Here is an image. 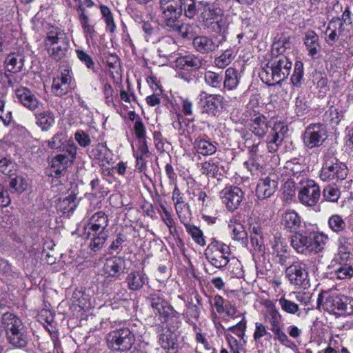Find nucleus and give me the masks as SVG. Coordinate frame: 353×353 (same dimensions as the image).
<instances>
[{
  "label": "nucleus",
  "instance_id": "obj_1",
  "mask_svg": "<svg viewBox=\"0 0 353 353\" xmlns=\"http://www.w3.org/2000/svg\"><path fill=\"white\" fill-rule=\"evenodd\" d=\"M328 241L323 233L300 230L291 236V245L299 254L309 255L322 252Z\"/></svg>",
  "mask_w": 353,
  "mask_h": 353
},
{
  "label": "nucleus",
  "instance_id": "obj_2",
  "mask_svg": "<svg viewBox=\"0 0 353 353\" xmlns=\"http://www.w3.org/2000/svg\"><path fill=\"white\" fill-rule=\"evenodd\" d=\"M109 223L108 216L102 211L95 212L89 219L84 235L90 240L89 248L94 252L101 250L108 238Z\"/></svg>",
  "mask_w": 353,
  "mask_h": 353
},
{
  "label": "nucleus",
  "instance_id": "obj_3",
  "mask_svg": "<svg viewBox=\"0 0 353 353\" xmlns=\"http://www.w3.org/2000/svg\"><path fill=\"white\" fill-rule=\"evenodd\" d=\"M43 45L48 55L52 59L59 61L65 57L70 43L63 30L58 27L51 26L46 32Z\"/></svg>",
  "mask_w": 353,
  "mask_h": 353
},
{
  "label": "nucleus",
  "instance_id": "obj_4",
  "mask_svg": "<svg viewBox=\"0 0 353 353\" xmlns=\"http://www.w3.org/2000/svg\"><path fill=\"white\" fill-rule=\"evenodd\" d=\"M201 15L203 24L215 33H228L229 23L223 10L214 3L201 1Z\"/></svg>",
  "mask_w": 353,
  "mask_h": 353
},
{
  "label": "nucleus",
  "instance_id": "obj_5",
  "mask_svg": "<svg viewBox=\"0 0 353 353\" xmlns=\"http://www.w3.org/2000/svg\"><path fill=\"white\" fill-rule=\"evenodd\" d=\"M1 322L11 345L19 348L24 347L27 345L26 329L17 316L13 313L6 312L3 314Z\"/></svg>",
  "mask_w": 353,
  "mask_h": 353
},
{
  "label": "nucleus",
  "instance_id": "obj_6",
  "mask_svg": "<svg viewBox=\"0 0 353 353\" xmlns=\"http://www.w3.org/2000/svg\"><path fill=\"white\" fill-rule=\"evenodd\" d=\"M317 305L325 311L338 315L353 314V299L345 296L330 295L327 292L319 294Z\"/></svg>",
  "mask_w": 353,
  "mask_h": 353
},
{
  "label": "nucleus",
  "instance_id": "obj_7",
  "mask_svg": "<svg viewBox=\"0 0 353 353\" xmlns=\"http://www.w3.org/2000/svg\"><path fill=\"white\" fill-rule=\"evenodd\" d=\"M266 310L263 313L264 322L274 335L275 340L285 345L290 340L284 332V323L281 314L275 305L268 302L265 305Z\"/></svg>",
  "mask_w": 353,
  "mask_h": 353
},
{
  "label": "nucleus",
  "instance_id": "obj_8",
  "mask_svg": "<svg viewBox=\"0 0 353 353\" xmlns=\"http://www.w3.org/2000/svg\"><path fill=\"white\" fill-rule=\"evenodd\" d=\"M175 66L181 70L179 77L188 83L195 81L196 72L203 65V59L194 54L180 55L175 59Z\"/></svg>",
  "mask_w": 353,
  "mask_h": 353
},
{
  "label": "nucleus",
  "instance_id": "obj_9",
  "mask_svg": "<svg viewBox=\"0 0 353 353\" xmlns=\"http://www.w3.org/2000/svg\"><path fill=\"white\" fill-rule=\"evenodd\" d=\"M205 255L212 266L221 270L228 264L231 250L228 245L212 239L205 250Z\"/></svg>",
  "mask_w": 353,
  "mask_h": 353
},
{
  "label": "nucleus",
  "instance_id": "obj_10",
  "mask_svg": "<svg viewBox=\"0 0 353 353\" xmlns=\"http://www.w3.org/2000/svg\"><path fill=\"white\" fill-rule=\"evenodd\" d=\"M106 344L113 351L129 350L135 342V335L128 327L114 330L106 335Z\"/></svg>",
  "mask_w": 353,
  "mask_h": 353
},
{
  "label": "nucleus",
  "instance_id": "obj_11",
  "mask_svg": "<svg viewBox=\"0 0 353 353\" xmlns=\"http://www.w3.org/2000/svg\"><path fill=\"white\" fill-rule=\"evenodd\" d=\"M259 109V106H254L252 102L250 101L243 115L249 122L250 131L259 138H262L268 132L270 125L268 118L260 113Z\"/></svg>",
  "mask_w": 353,
  "mask_h": 353
},
{
  "label": "nucleus",
  "instance_id": "obj_12",
  "mask_svg": "<svg viewBox=\"0 0 353 353\" xmlns=\"http://www.w3.org/2000/svg\"><path fill=\"white\" fill-rule=\"evenodd\" d=\"M212 36L199 35L193 38V48L201 54L216 52L227 39L226 33H216Z\"/></svg>",
  "mask_w": 353,
  "mask_h": 353
},
{
  "label": "nucleus",
  "instance_id": "obj_13",
  "mask_svg": "<svg viewBox=\"0 0 353 353\" xmlns=\"http://www.w3.org/2000/svg\"><path fill=\"white\" fill-rule=\"evenodd\" d=\"M325 157V162L321 168L320 178L324 181L343 180L347 174L346 165L339 162L335 157Z\"/></svg>",
  "mask_w": 353,
  "mask_h": 353
},
{
  "label": "nucleus",
  "instance_id": "obj_14",
  "mask_svg": "<svg viewBox=\"0 0 353 353\" xmlns=\"http://www.w3.org/2000/svg\"><path fill=\"white\" fill-rule=\"evenodd\" d=\"M77 147L74 143H68L65 146V152L54 157L51 161V169L54 172L55 176H61L66 169L73 163L76 159Z\"/></svg>",
  "mask_w": 353,
  "mask_h": 353
},
{
  "label": "nucleus",
  "instance_id": "obj_15",
  "mask_svg": "<svg viewBox=\"0 0 353 353\" xmlns=\"http://www.w3.org/2000/svg\"><path fill=\"white\" fill-rule=\"evenodd\" d=\"M285 276L290 284L307 289L310 288V279L306 264L296 261L285 270Z\"/></svg>",
  "mask_w": 353,
  "mask_h": 353
},
{
  "label": "nucleus",
  "instance_id": "obj_16",
  "mask_svg": "<svg viewBox=\"0 0 353 353\" xmlns=\"http://www.w3.org/2000/svg\"><path fill=\"white\" fill-rule=\"evenodd\" d=\"M319 186L312 180L302 183L298 192L299 202L307 207H314L320 199Z\"/></svg>",
  "mask_w": 353,
  "mask_h": 353
},
{
  "label": "nucleus",
  "instance_id": "obj_17",
  "mask_svg": "<svg viewBox=\"0 0 353 353\" xmlns=\"http://www.w3.org/2000/svg\"><path fill=\"white\" fill-rule=\"evenodd\" d=\"M327 130L321 123L309 125L303 134V143L308 148L320 146L325 140Z\"/></svg>",
  "mask_w": 353,
  "mask_h": 353
},
{
  "label": "nucleus",
  "instance_id": "obj_18",
  "mask_svg": "<svg viewBox=\"0 0 353 353\" xmlns=\"http://www.w3.org/2000/svg\"><path fill=\"white\" fill-rule=\"evenodd\" d=\"M220 197L227 209L234 212L241 205L244 198V193L237 186L227 185L220 192Z\"/></svg>",
  "mask_w": 353,
  "mask_h": 353
},
{
  "label": "nucleus",
  "instance_id": "obj_19",
  "mask_svg": "<svg viewBox=\"0 0 353 353\" xmlns=\"http://www.w3.org/2000/svg\"><path fill=\"white\" fill-rule=\"evenodd\" d=\"M288 132V127L284 123L276 122L274 124L265 141L269 152L274 153L278 150Z\"/></svg>",
  "mask_w": 353,
  "mask_h": 353
},
{
  "label": "nucleus",
  "instance_id": "obj_20",
  "mask_svg": "<svg viewBox=\"0 0 353 353\" xmlns=\"http://www.w3.org/2000/svg\"><path fill=\"white\" fill-rule=\"evenodd\" d=\"M125 270V261L122 257L112 256L108 258L103 266V275L109 281H115Z\"/></svg>",
  "mask_w": 353,
  "mask_h": 353
},
{
  "label": "nucleus",
  "instance_id": "obj_21",
  "mask_svg": "<svg viewBox=\"0 0 353 353\" xmlns=\"http://www.w3.org/2000/svg\"><path fill=\"white\" fill-rule=\"evenodd\" d=\"M72 74L71 70L65 68L61 71L60 75L54 78L51 88L54 95L62 97L71 90Z\"/></svg>",
  "mask_w": 353,
  "mask_h": 353
},
{
  "label": "nucleus",
  "instance_id": "obj_22",
  "mask_svg": "<svg viewBox=\"0 0 353 353\" xmlns=\"http://www.w3.org/2000/svg\"><path fill=\"white\" fill-rule=\"evenodd\" d=\"M224 97L221 94H211L203 92L200 94L199 103L202 112L208 115L216 116L219 108L223 106Z\"/></svg>",
  "mask_w": 353,
  "mask_h": 353
},
{
  "label": "nucleus",
  "instance_id": "obj_23",
  "mask_svg": "<svg viewBox=\"0 0 353 353\" xmlns=\"http://www.w3.org/2000/svg\"><path fill=\"white\" fill-rule=\"evenodd\" d=\"M151 306L156 311V314L167 321L171 317H179V313L163 298L153 294L150 298Z\"/></svg>",
  "mask_w": 353,
  "mask_h": 353
},
{
  "label": "nucleus",
  "instance_id": "obj_24",
  "mask_svg": "<svg viewBox=\"0 0 353 353\" xmlns=\"http://www.w3.org/2000/svg\"><path fill=\"white\" fill-rule=\"evenodd\" d=\"M159 207L161 210H158V213L160 215L161 220L169 229L170 234L177 239L178 243L183 245V241L179 236V232L176 226V221L174 219L172 208H166L163 203H159Z\"/></svg>",
  "mask_w": 353,
  "mask_h": 353
},
{
  "label": "nucleus",
  "instance_id": "obj_25",
  "mask_svg": "<svg viewBox=\"0 0 353 353\" xmlns=\"http://www.w3.org/2000/svg\"><path fill=\"white\" fill-rule=\"evenodd\" d=\"M270 63L272 64L276 77L279 79L280 83L289 76L292 64L287 57L277 56L272 59Z\"/></svg>",
  "mask_w": 353,
  "mask_h": 353
},
{
  "label": "nucleus",
  "instance_id": "obj_26",
  "mask_svg": "<svg viewBox=\"0 0 353 353\" xmlns=\"http://www.w3.org/2000/svg\"><path fill=\"white\" fill-rule=\"evenodd\" d=\"M195 152L204 157L212 156L217 150L218 143L212 141L206 135L199 136L192 143Z\"/></svg>",
  "mask_w": 353,
  "mask_h": 353
},
{
  "label": "nucleus",
  "instance_id": "obj_27",
  "mask_svg": "<svg viewBox=\"0 0 353 353\" xmlns=\"http://www.w3.org/2000/svg\"><path fill=\"white\" fill-rule=\"evenodd\" d=\"M162 19L165 26L172 30L181 22L179 17L181 14V6L174 3V6H162Z\"/></svg>",
  "mask_w": 353,
  "mask_h": 353
},
{
  "label": "nucleus",
  "instance_id": "obj_28",
  "mask_svg": "<svg viewBox=\"0 0 353 353\" xmlns=\"http://www.w3.org/2000/svg\"><path fill=\"white\" fill-rule=\"evenodd\" d=\"M277 182L274 179L267 176L261 179L256 188V194L261 200L270 197L276 191Z\"/></svg>",
  "mask_w": 353,
  "mask_h": 353
},
{
  "label": "nucleus",
  "instance_id": "obj_29",
  "mask_svg": "<svg viewBox=\"0 0 353 353\" xmlns=\"http://www.w3.org/2000/svg\"><path fill=\"white\" fill-rule=\"evenodd\" d=\"M15 94L21 103L27 108L34 110L39 107V101L34 94L27 88L16 89Z\"/></svg>",
  "mask_w": 353,
  "mask_h": 353
},
{
  "label": "nucleus",
  "instance_id": "obj_30",
  "mask_svg": "<svg viewBox=\"0 0 353 353\" xmlns=\"http://www.w3.org/2000/svg\"><path fill=\"white\" fill-rule=\"evenodd\" d=\"M134 156L136 158V169L139 172H144L147 169V159L150 158L151 156L148 142L138 143L137 150Z\"/></svg>",
  "mask_w": 353,
  "mask_h": 353
},
{
  "label": "nucleus",
  "instance_id": "obj_31",
  "mask_svg": "<svg viewBox=\"0 0 353 353\" xmlns=\"http://www.w3.org/2000/svg\"><path fill=\"white\" fill-rule=\"evenodd\" d=\"M272 254L277 259V262L281 265H285L289 254L288 245L281 237H274L272 243Z\"/></svg>",
  "mask_w": 353,
  "mask_h": 353
},
{
  "label": "nucleus",
  "instance_id": "obj_32",
  "mask_svg": "<svg viewBox=\"0 0 353 353\" xmlns=\"http://www.w3.org/2000/svg\"><path fill=\"white\" fill-rule=\"evenodd\" d=\"M343 24L341 19H332L327 28L325 34L327 35L325 41L330 46L334 43L339 39V35L343 31Z\"/></svg>",
  "mask_w": 353,
  "mask_h": 353
},
{
  "label": "nucleus",
  "instance_id": "obj_33",
  "mask_svg": "<svg viewBox=\"0 0 353 353\" xmlns=\"http://www.w3.org/2000/svg\"><path fill=\"white\" fill-rule=\"evenodd\" d=\"M228 228L232 234V239L234 241L246 243L248 241V234L244 225L236 217H232L228 222Z\"/></svg>",
  "mask_w": 353,
  "mask_h": 353
},
{
  "label": "nucleus",
  "instance_id": "obj_34",
  "mask_svg": "<svg viewBox=\"0 0 353 353\" xmlns=\"http://www.w3.org/2000/svg\"><path fill=\"white\" fill-rule=\"evenodd\" d=\"M177 50V45L171 37H165L159 41L158 53L159 57L169 58Z\"/></svg>",
  "mask_w": 353,
  "mask_h": 353
},
{
  "label": "nucleus",
  "instance_id": "obj_35",
  "mask_svg": "<svg viewBox=\"0 0 353 353\" xmlns=\"http://www.w3.org/2000/svg\"><path fill=\"white\" fill-rule=\"evenodd\" d=\"M303 41L308 54L314 58L321 48L318 34L313 30H308L305 33Z\"/></svg>",
  "mask_w": 353,
  "mask_h": 353
},
{
  "label": "nucleus",
  "instance_id": "obj_36",
  "mask_svg": "<svg viewBox=\"0 0 353 353\" xmlns=\"http://www.w3.org/2000/svg\"><path fill=\"white\" fill-rule=\"evenodd\" d=\"M145 274L140 271H134L128 274L126 277V283L130 290H139L147 281Z\"/></svg>",
  "mask_w": 353,
  "mask_h": 353
},
{
  "label": "nucleus",
  "instance_id": "obj_37",
  "mask_svg": "<svg viewBox=\"0 0 353 353\" xmlns=\"http://www.w3.org/2000/svg\"><path fill=\"white\" fill-rule=\"evenodd\" d=\"M4 63L8 71L13 73L20 72L24 65V56L21 53H10Z\"/></svg>",
  "mask_w": 353,
  "mask_h": 353
},
{
  "label": "nucleus",
  "instance_id": "obj_38",
  "mask_svg": "<svg viewBox=\"0 0 353 353\" xmlns=\"http://www.w3.org/2000/svg\"><path fill=\"white\" fill-rule=\"evenodd\" d=\"M301 216L294 210L286 211L282 217V224L291 232H297L301 223Z\"/></svg>",
  "mask_w": 353,
  "mask_h": 353
},
{
  "label": "nucleus",
  "instance_id": "obj_39",
  "mask_svg": "<svg viewBox=\"0 0 353 353\" xmlns=\"http://www.w3.org/2000/svg\"><path fill=\"white\" fill-rule=\"evenodd\" d=\"M36 123L43 131H48L54 123V114L49 110H44L35 114Z\"/></svg>",
  "mask_w": 353,
  "mask_h": 353
},
{
  "label": "nucleus",
  "instance_id": "obj_40",
  "mask_svg": "<svg viewBox=\"0 0 353 353\" xmlns=\"http://www.w3.org/2000/svg\"><path fill=\"white\" fill-rule=\"evenodd\" d=\"M200 314L201 311L199 307L192 302H189L186 305V310L183 313V316L185 322L192 325L194 330H196L197 329L196 321H199Z\"/></svg>",
  "mask_w": 353,
  "mask_h": 353
},
{
  "label": "nucleus",
  "instance_id": "obj_41",
  "mask_svg": "<svg viewBox=\"0 0 353 353\" xmlns=\"http://www.w3.org/2000/svg\"><path fill=\"white\" fill-rule=\"evenodd\" d=\"M239 79L240 75L238 71L234 68H228L225 71L223 86L229 90H234L239 84Z\"/></svg>",
  "mask_w": 353,
  "mask_h": 353
},
{
  "label": "nucleus",
  "instance_id": "obj_42",
  "mask_svg": "<svg viewBox=\"0 0 353 353\" xmlns=\"http://www.w3.org/2000/svg\"><path fill=\"white\" fill-rule=\"evenodd\" d=\"M159 343L161 347L168 353H175L178 344L174 336L170 332H166L160 334Z\"/></svg>",
  "mask_w": 353,
  "mask_h": 353
},
{
  "label": "nucleus",
  "instance_id": "obj_43",
  "mask_svg": "<svg viewBox=\"0 0 353 353\" xmlns=\"http://www.w3.org/2000/svg\"><path fill=\"white\" fill-rule=\"evenodd\" d=\"M71 301L81 310H88L91 307L89 296L81 290H76L73 292Z\"/></svg>",
  "mask_w": 353,
  "mask_h": 353
},
{
  "label": "nucleus",
  "instance_id": "obj_44",
  "mask_svg": "<svg viewBox=\"0 0 353 353\" xmlns=\"http://www.w3.org/2000/svg\"><path fill=\"white\" fill-rule=\"evenodd\" d=\"M79 9L81 10V14L79 15V20L83 28V33L86 37L93 38L95 34L94 26L91 25L90 20L88 16L85 12V9L81 5H79Z\"/></svg>",
  "mask_w": 353,
  "mask_h": 353
},
{
  "label": "nucleus",
  "instance_id": "obj_45",
  "mask_svg": "<svg viewBox=\"0 0 353 353\" xmlns=\"http://www.w3.org/2000/svg\"><path fill=\"white\" fill-rule=\"evenodd\" d=\"M77 207V197L74 194H70L69 196L60 199L57 204L58 210L64 214L72 212Z\"/></svg>",
  "mask_w": 353,
  "mask_h": 353
},
{
  "label": "nucleus",
  "instance_id": "obj_46",
  "mask_svg": "<svg viewBox=\"0 0 353 353\" xmlns=\"http://www.w3.org/2000/svg\"><path fill=\"white\" fill-rule=\"evenodd\" d=\"M184 225L187 232L196 244L200 246H204L205 245L206 243L203 232L199 227L186 223H184Z\"/></svg>",
  "mask_w": 353,
  "mask_h": 353
},
{
  "label": "nucleus",
  "instance_id": "obj_47",
  "mask_svg": "<svg viewBox=\"0 0 353 353\" xmlns=\"http://www.w3.org/2000/svg\"><path fill=\"white\" fill-rule=\"evenodd\" d=\"M259 77L262 81L268 85L280 83L279 79L276 77L274 70L270 62H268L266 66L259 72Z\"/></svg>",
  "mask_w": 353,
  "mask_h": 353
},
{
  "label": "nucleus",
  "instance_id": "obj_48",
  "mask_svg": "<svg viewBox=\"0 0 353 353\" xmlns=\"http://www.w3.org/2000/svg\"><path fill=\"white\" fill-rule=\"evenodd\" d=\"M141 28L144 32V37L148 42L152 41L158 32L157 25L151 18L147 19L141 24Z\"/></svg>",
  "mask_w": 353,
  "mask_h": 353
},
{
  "label": "nucleus",
  "instance_id": "obj_49",
  "mask_svg": "<svg viewBox=\"0 0 353 353\" xmlns=\"http://www.w3.org/2000/svg\"><path fill=\"white\" fill-rule=\"evenodd\" d=\"M268 327L262 323H255V330L253 334L254 340L256 342H260L263 337H265V339L270 341L274 335L268 331Z\"/></svg>",
  "mask_w": 353,
  "mask_h": 353
},
{
  "label": "nucleus",
  "instance_id": "obj_50",
  "mask_svg": "<svg viewBox=\"0 0 353 353\" xmlns=\"http://www.w3.org/2000/svg\"><path fill=\"white\" fill-rule=\"evenodd\" d=\"M225 337L232 353H241V351L245 352L244 347L246 344L245 339H237L230 333H227Z\"/></svg>",
  "mask_w": 353,
  "mask_h": 353
},
{
  "label": "nucleus",
  "instance_id": "obj_51",
  "mask_svg": "<svg viewBox=\"0 0 353 353\" xmlns=\"http://www.w3.org/2000/svg\"><path fill=\"white\" fill-rule=\"evenodd\" d=\"M219 170L218 163L210 159L201 164L200 171L203 174L210 177H216Z\"/></svg>",
  "mask_w": 353,
  "mask_h": 353
},
{
  "label": "nucleus",
  "instance_id": "obj_52",
  "mask_svg": "<svg viewBox=\"0 0 353 353\" xmlns=\"http://www.w3.org/2000/svg\"><path fill=\"white\" fill-rule=\"evenodd\" d=\"M204 80L207 85L214 88H220L223 77L221 74H219L212 71H207L205 73Z\"/></svg>",
  "mask_w": 353,
  "mask_h": 353
},
{
  "label": "nucleus",
  "instance_id": "obj_53",
  "mask_svg": "<svg viewBox=\"0 0 353 353\" xmlns=\"http://www.w3.org/2000/svg\"><path fill=\"white\" fill-rule=\"evenodd\" d=\"M9 185L12 192L21 193L27 189L28 184L23 176H16L10 179Z\"/></svg>",
  "mask_w": 353,
  "mask_h": 353
},
{
  "label": "nucleus",
  "instance_id": "obj_54",
  "mask_svg": "<svg viewBox=\"0 0 353 353\" xmlns=\"http://www.w3.org/2000/svg\"><path fill=\"white\" fill-rule=\"evenodd\" d=\"M234 58L232 49L225 50L219 57L215 58L214 64L219 68L228 66Z\"/></svg>",
  "mask_w": 353,
  "mask_h": 353
},
{
  "label": "nucleus",
  "instance_id": "obj_55",
  "mask_svg": "<svg viewBox=\"0 0 353 353\" xmlns=\"http://www.w3.org/2000/svg\"><path fill=\"white\" fill-rule=\"evenodd\" d=\"M133 130L139 143L147 142L146 128L141 117H137L134 121Z\"/></svg>",
  "mask_w": 353,
  "mask_h": 353
},
{
  "label": "nucleus",
  "instance_id": "obj_56",
  "mask_svg": "<svg viewBox=\"0 0 353 353\" xmlns=\"http://www.w3.org/2000/svg\"><path fill=\"white\" fill-rule=\"evenodd\" d=\"M100 10L102 17L104 19L106 23L107 29L110 32H114L116 29V25L110 9L106 6L101 5Z\"/></svg>",
  "mask_w": 353,
  "mask_h": 353
},
{
  "label": "nucleus",
  "instance_id": "obj_57",
  "mask_svg": "<svg viewBox=\"0 0 353 353\" xmlns=\"http://www.w3.org/2000/svg\"><path fill=\"white\" fill-rule=\"evenodd\" d=\"M328 225L330 228L336 233L344 231L346 227L345 222L338 214H334L329 218Z\"/></svg>",
  "mask_w": 353,
  "mask_h": 353
},
{
  "label": "nucleus",
  "instance_id": "obj_58",
  "mask_svg": "<svg viewBox=\"0 0 353 353\" xmlns=\"http://www.w3.org/2000/svg\"><path fill=\"white\" fill-rule=\"evenodd\" d=\"M172 126L177 130L179 136L186 137L188 135V132L186 128L188 126V123L185 122V119L181 113L177 112L176 114L175 119L172 122Z\"/></svg>",
  "mask_w": 353,
  "mask_h": 353
},
{
  "label": "nucleus",
  "instance_id": "obj_59",
  "mask_svg": "<svg viewBox=\"0 0 353 353\" xmlns=\"http://www.w3.org/2000/svg\"><path fill=\"white\" fill-rule=\"evenodd\" d=\"M278 302L281 310L288 314H294L299 310L298 304L285 297H281L278 299Z\"/></svg>",
  "mask_w": 353,
  "mask_h": 353
},
{
  "label": "nucleus",
  "instance_id": "obj_60",
  "mask_svg": "<svg viewBox=\"0 0 353 353\" xmlns=\"http://www.w3.org/2000/svg\"><path fill=\"white\" fill-rule=\"evenodd\" d=\"M303 77V63L300 61H296L294 64V72L291 77V81L294 86L299 87Z\"/></svg>",
  "mask_w": 353,
  "mask_h": 353
},
{
  "label": "nucleus",
  "instance_id": "obj_61",
  "mask_svg": "<svg viewBox=\"0 0 353 353\" xmlns=\"http://www.w3.org/2000/svg\"><path fill=\"white\" fill-rule=\"evenodd\" d=\"M342 117V113L339 112L338 108L334 105H332L323 116L325 121L334 124H339Z\"/></svg>",
  "mask_w": 353,
  "mask_h": 353
},
{
  "label": "nucleus",
  "instance_id": "obj_62",
  "mask_svg": "<svg viewBox=\"0 0 353 353\" xmlns=\"http://www.w3.org/2000/svg\"><path fill=\"white\" fill-rule=\"evenodd\" d=\"M247 327V321L244 316H242L241 321L236 325L230 327L228 332H230L238 336L239 339H245V330Z\"/></svg>",
  "mask_w": 353,
  "mask_h": 353
},
{
  "label": "nucleus",
  "instance_id": "obj_63",
  "mask_svg": "<svg viewBox=\"0 0 353 353\" xmlns=\"http://www.w3.org/2000/svg\"><path fill=\"white\" fill-rule=\"evenodd\" d=\"M285 168L289 174L297 176L305 170V165L299 163L296 159L288 161L286 163Z\"/></svg>",
  "mask_w": 353,
  "mask_h": 353
},
{
  "label": "nucleus",
  "instance_id": "obj_64",
  "mask_svg": "<svg viewBox=\"0 0 353 353\" xmlns=\"http://www.w3.org/2000/svg\"><path fill=\"white\" fill-rule=\"evenodd\" d=\"M340 190L335 186L327 185L323 189V195L330 202H336L340 197Z\"/></svg>",
  "mask_w": 353,
  "mask_h": 353
}]
</instances>
